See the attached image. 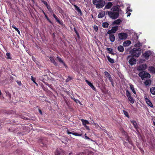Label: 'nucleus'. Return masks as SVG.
Returning <instances> with one entry per match:
<instances>
[{
    "mask_svg": "<svg viewBox=\"0 0 155 155\" xmlns=\"http://www.w3.org/2000/svg\"><path fill=\"white\" fill-rule=\"evenodd\" d=\"M106 50L107 51H109V52H113V49L112 48H106Z\"/></svg>",
    "mask_w": 155,
    "mask_h": 155,
    "instance_id": "43",
    "label": "nucleus"
},
{
    "mask_svg": "<svg viewBox=\"0 0 155 155\" xmlns=\"http://www.w3.org/2000/svg\"><path fill=\"white\" fill-rule=\"evenodd\" d=\"M113 12H118L119 13V8L117 6H113L111 9Z\"/></svg>",
    "mask_w": 155,
    "mask_h": 155,
    "instance_id": "21",
    "label": "nucleus"
},
{
    "mask_svg": "<svg viewBox=\"0 0 155 155\" xmlns=\"http://www.w3.org/2000/svg\"><path fill=\"white\" fill-rule=\"evenodd\" d=\"M32 59L36 63V64H37V63L36 61V59L35 58L33 57H32Z\"/></svg>",
    "mask_w": 155,
    "mask_h": 155,
    "instance_id": "53",
    "label": "nucleus"
},
{
    "mask_svg": "<svg viewBox=\"0 0 155 155\" xmlns=\"http://www.w3.org/2000/svg\"><path fill=\"white\" fill-rule=\"evenodd\" d=\"M94 30H95V31H97V30H98V28H97V27L96 26H95V27H94Z\"/></svg>",
    "mask_w": 155,
    "mask_h": 155,
    "instance_id": "56",
    "label": "nucleus"
},
{
    "mask_svg": "<svg viewBox=\"0 0 155 155\" xmlns=\"http://www.w3.org/2000/svg\"><path fill=\"white\" fill-rule=\"evenodd\" d=\"M72 4L75 7V9L77 11L78 13L80 15H82V12L81 11L80 8L78 7L76 5L74 4L73 3H72Z\"/></svg>",
    "mask_w": 155,
    "mask_h": 155,
    "instance_id": "12",
    "label": "nucleus"
},
{
    "mask_svg": "<svg viewBox=\"0 0 155 155\" xmlns=\"http://www.w3.org/2000/svg\"><path fill=\"white\" fill-rule=\"evenodd\" d=\"M48 11L51 14H52L53 13V12L52 9L51 8H49V9L48 10Z\"/></svg>",
    "mask_w": 155,
    "mask_h": 155,
    "instance_id": "47",
    "label": "nucleus"
},
{
    "mask_svg": "<svg viewBox=\"0 0 155 155\" xmlns=\"http://www.w3.org/2000/svg\"><path fill=\"white\" fill-rule=\"evenodd\" d=\"M151 52L150 51H146L143 54V56L144 58L148 59L149 58V57L151 55Z\"/></svg>",
    "mask_w": 155,
    "mask_h": 155,
    "instance_id": "11",
    "label": "nucleus"
},
{
    "mask_svg": "<svg viewBox=\"0 0 155 155\" xmlns=\"http://www.w3.org/2000/svg\"><path fill=\"white\" fill-rule=\"evenodd\" d=\"M122 21V20L120 19H117L114 21L113 23V25H119Z\"/></svg>",
    "mask_w": 155,
    "mask_h": 155,
    "instance_id": "24",
    "label": "nucleus"
},
{
    "mask_svg": "<svg viewBox=\"0 0 155 155\" xmlns=\"http://www.w3.org/2000/svg\"><path fill=\"white\" fill-rule=\"evenodd\" d=\"M105 75L109 81L111 82L112 85L113 87H114V82L113 80L111 77L110 74L107 71H105L104 72Z\"/></svg>",
    "mask_w": 155,
    "mask_h": 155,
    "instance_id": "5",
    "label": "nucleus"
},
{
    "mask_svg": "<svg viewBox=\"0 0 155 155\" xmlns=\"http://www.w3.org/2000/svg\"><path fill=\"white\" fill-rule=\"evenodd\" d=\"M118 30V26H115L112 27V29L108 31V34H113L115 33Z\"/></svg>",
    "mask_w": 155,
    "mask_h": 155,
    "instance_id": "9",
    "label": "nucleus"
},
{
    "mask_svg": "<svg viewBox=\"0 0 155 155\" xmlns=\"http://www.w3.org/2000/svg\"><path fill=\"white\" fill-rule=\"evenodd\" d=\"M127 12H131L132 11V10L130 9V8L129 7H127Z\"/></svg>",
    "mask_w": 155,
    "mask_h": 155,
    "instance_id": "51",
    "label": "nucleus"
},
{
    "mask_svg": "<svg viewBox=\"0 0 155 155\" xmlns=\"http://www.w3.org/2000/svg\"><path fill=\"white\" fill-rule=\"evenodd\" d=\"M130 90L132 91L133 93L136 94V91L135 90V88L134 87V86L132 84H130Z\"/></svg>",
    "mask_w": 155,
    "mask_h": 155,
    "instance_id": "23",
    "label": "nucleus"
},
{
    "mask_svg": "<svg viewBox=\"0 0 155 155\" xmlns=\"http://www.w3.org/2000/svg\"><path fill=\"white\" fill-rule=\"evenodd\" d=\"M144 84L146 86H147L149 84H150L151 83V81L150 80H147L145 81L144 82Z\"/></svg>",
    "mask_w": 155,
    "mask_h": 155,
    "instance_id": "28",
    "label": "nucleus"
},
{
    "mask_svg": "<svg viewBox=\"0 0 155 155\" xmlns=\"http://www.w3.org/2000/svg\"><path fill=\"white\" fill-rule=\"evenodd\" d=\"M117 50L120 52H123L124 51V48L122 45H119L117 47Z\"/></svg>",
    "mask_w": 155,
    "mask_h": 155,
    "instance_id": "27",
    "label": "nucleus"
},
{
    "mask_svg": "<svg viewBox=\"0 0 155 155\" xmlns=\"http://www.w3.org/2000/svg\"><path fill=\"white\" fill-rule=\"evenodd\" d=\"M152 71L153 70L154 73H155V68H150Z\"/></svg>",
    "mask_w": 155,
    "mask_h": 155,
    "instance_id": "63",
    "label": "nucleus"
},
{
    "mask_svg": "<svg viewBox=\"0 0 155 155\" xmlns=\"http://www.w3.org/2000/svg\"><path fill=\"white\" fill-rule=\"evenodd\" d=\"M47 21L50 23H51V24L52 25H53V22L49 19V18H46V19Z\"/></svg>",
    "mask_w": 155,
    "mask_h": 155,
    "instance_id": "46",
    "label": "nucleus"
},
{
    "mask_svg": "<svg viewBox=\"0 0 155 155\" xmlns=\"http://www.w3.org/2000/svg\"><path fill=\"white\" fill-rule=\"evenodd\" d=\"M130 58H131L129 61V62L130 65H133L136 63V60L133 57H132L130 55L127 57V59Z\"/></svg>",
    "mask_w": 155,
    "mask_h": 155,
    "instance_id": "8",
    "label": "nucleus"
},
{
    "mask_svg": "<svg viewBox=\"0 0 155 155\" xmlns=\"http://www.w3.org/2000/svg\"><path fill=\"white\" fill-rule=\"evenodd\" d=\"M126 95L129 101L131 104H133L134 102V100L131 97L130 93L128 90L126 91Z\"/></svg>",
    "mask_w": 155,
    "mask_h": 155,
    "instance_id": "7",
    "label": "nucleus"
},
{
    "mask_svg": "<svg viewBox=\"0 0 155 155\" xmlns=\"http://www.w3.org/2000/svg\"><path fill=\"white\" fill-rule=\"evenodd\" d=\"M31 80L37 86L38 85V84L35 82V78L32 76H31Z\"/></svg>",
    "mask_w": 155,
    "mask_h": 155,
    "instance_id": "42",
    "label": "nucleus"
},
{
    "mask_svg": "<svg viewBox=\"0 0 155 155\" xmlns=\"http://www.w3.org/2000/svg\"><path fill=\"white\" fill-rule=\"evenodd\" d=\"M71 98L76 103H77L78 102L80 103V101L78 100L75 99L74 97H71Z\"/></svg>",
    "mask_w": 155,
    "mask_h": 155,
    "instance_id": "39",
    "label": "nucleus"
},
{
    "mask_svg": "<svg viewBox=\"0 0 155 155\" xmlns=\"http://www.w3.org/2000/svg\"><path fill=\"white\" fill-rule=\"evenodd\" d=\"M81 121L82 122V124H90L89 121L86 120H85L83 119H81Z\"/></svg>",
    "mask_w": 155,
    "mask_h": 155,
    "instance_id": "29",
    "label": "nucleus"
},
{
    "mask_svg": "<svg viewBox=\"0 0 155 155\" xmlns=\"http://www.w3.org/2000/svg\"><path fill=\"white\" fill-rule=\"evenodd\" d=\"M142 45L141 43H140V42H139L137 43H136L135 45V47H139Z\"/></svg>",
    "mask_w": 155,
    "mask_h": 155,
    "instance_id": "41",
    "label": "nucleus"
},
{
    "mask_svg": "<svg viewBox=\"0 0 155 155\" xmlns=\"http://www.w3.org/2000/svg\"><path fill=\"white\" fill-rule=\"evenodd\" d=\"M137 70L139 71H141V70H145V69L146 68H137Z\"/></svg>",
    "mask_w": 155,
    "mask_h": 155,
    "instance_id": "52",
    "label": "nucleus"
},
{
    "mask_svg": "<svg viewBox=\"0 0 155 155\" xmlns=\"http://www.w3.org/2000/svg\"><path fill=\"white\" fill-rule=\"evenodd\" d=\"M49 58L51 62L54 65L57 66L58 65V63H57L55 61L54 57L50 56L49 57Z\"/></svg>",
    "mask_w": 155,
    "mask_h": 155,
    "instance_id": "16",
    "label": "nucleus"
},
{
    "mask_svg": "<svg viewBox=\"0 0 155 155\" xmlns=\"http://www.w3.org/2000/svg\"><path fill=\"white\" fill-rule=\"evenodd\" d=\"M59 13H62L63 12V10L60 8V10H59Z\"/></svg>",
    "mask_w": 155,
    "mask_h": 155,
    "instance_id": "49",
    "label": "nucleus"
},
{
    "mask_svg": "<svg viewBox=\"0 0 155 155\" xmlns=\"http://www.w3.org/2000/svg\"><path fill=\"white\" fill-rule=\"evenodd\" d=\"M84 137H85V139L88 140H90V139L89 137L86 134H85L84 135Z\"/></svg>",
    "mask_w": 155,
    "mask_h": 155,
    "instance_id": "44",
    "label": "nucleus"
},
{
    "mask_svg": "<svg viewBox=\"0 0 155 155\" xmlns=\"http://www.w3.org/2000/svg\"><path fill=\"white\" fill-rule=\"evenodd\" d=\"M85 128L87 130H90L89 127L87 126H86V127H85Z\"/></svg>",
    "mask_w": 155,
    "mask_h": 155,
    "instance_id": "61",
    "label": "nucleus"
},
{
    "mask_svg": "<svg viewBox=\"0 0 155 155\" xmlns=\"http://www.w3.org/2000/svg\"><path fill=\"white\" fill-rule=\"evenodd\" d=\"M151 93L153 95L155 94V87H151L150 89Z\"/></svg>",
    "mask_w": 155,
    "mask_h": 155,
    "instance_id": "32",
    "label": "nucleus"
},
{
    "mask_svg": "<svg viewBox=\"0 0 155 155\" xmlns=\"http://www.w3.org/2000/svg\"><path fill=\"white\" fill-rule=\"evenodd\" d=\"M147 65L146 64H144L142 65V67L139 66L138 68H147Z\"/></svg>",
    "mask_w": 155,
    "mask_h": 155,
    "instance_id": "40",
    "label": "nucleus"
},
{
    "mask_svg": "<svg viewBox=\"0 0 155 155\" xmlns=\"http://www.w3.org/2000/svg\"><path fill=\"white\" fill-rule=\"evenodd\" d=\"M76 35H77V36L78 37V38H80L78 32L77 33H76Z\"/></svg>",
    "mask_w": 155,
    "mask_h": 155,
    "instance_id": "59",
    "label": "nucleus"
},
{
    "mask_svg": "<svg viewBox=\"0 0 155 155\" xmlns=\"http://www.w3.org/2000/svg\"><path fill=\"white\" fill-rule=\"evenodd\" d=\"M109 36V39L110 41L112 42H114L115 39V37L113 34H108Z\"/></svg>",
    "mask_w": 155,
    "mask_h": 155,
    "instance_id": "19",
    "label": "nucleus"
},
{
    "mask_svg": "<svg viewBox=\"0 0 155 155\" xmlns=\"http://www.w3.org/2000/svg\"><path fill=\"white\" fill-rule=\"evenodd\" d=\"M44 15H45V18L46 19L48 18V17L47 16V15L45 13V12H44Z\"/></svg>",
    "mask_w": 155,
    "mask_h": 155,
    "instance_id": "54",
    "label": "nucleus"
},
{
    "mask_svg": "<svg viewBox=\"0 0 155 155\" xmlns=\"http://www.w3.org/2000/svg\"><path fill=\"white\" fill-rule=\"evenodd\" d=\"M46 5V7H47V8L48 9H48H49V8H51L50 6L49 5H48V4H47V5Z\"/></svg>",
    "mask_w": 155,
    "mask_h": 155,
    "instance_id": "50",
    "label": "nucleus"
},
{
    "mask_svg": "<svg viewBox=\"0 0 155 155\" xmlns=\"http://www.w3.org/2000/svg\"><path fill=\"white\" fill-rule=\"evenodd\" d=\"M131 44V41L129 40H127L124 41L123 43V45L124 46L126 47L129 46Z\"/></svg>",
    "mask_w": 155,
    "mask_h": 155,
    "instance_id": "20",
    "label": "nucleus"
},
{
    "mask_svg": "<svg viewBox=\"0 0 155 155\" xmlns=\"http://www.w3.org/2000/svg\"><path fill=\"white\" fill-rule=\"evenodd\" d=\"M112 5V3L111 2H109L107 4L105 5V8L106 9L110 8Z\"/></svg>",
    "mask_w": 155,
    "mask_h": 155,
    "instance_id": "26",
    "label": "nucleus"
},
{
    "mask_svg": "<svg viewBox=\"0 0 155 155\" xmlns=\"http://www.w3.org/2000/svg\"><path fill=\"white\" fill-rule=\"evenodd\" d=\"M55 155H65V151L61 149H57L55 152Z\"/></svg>",
    "mask_w": 155,
    "mask_h": 155,
    "instance_id": "10",
    "label": "nucleus"
},
{
    "mask_svg": "<svg viewBox=\"0 0 155 155\" xmlns=\"http://www.w3.org/2000/svg\"><path fill=\"white\" fill-rule=\"evenodd\" d=\"M128 143L127 142H124V144L125 147H127L128 148H130V147L128 146Z\"/></svg>",
    "mask_w": 155,
    "mask_h": 155,
    "instance_id": "38",
    "label": "nucleus"
},
{
    "mask_svg": "<svg viewBox=\"0 0 155 155\" xmlns=\"http://www.w3.org/2000/svg\"><path fill=\"white\" fill-rule=\"evenodd\" d=\"M109 26V24L107 22H104L103 23L102 26L103 28H107Z\"/></svg>",
    "mask_w": 155,
    "mask_h": 155,
    "instance_id": "30",
    "label": "nucleus"
},
{
    "mask_svg": "<svg viewBox=\"0 0 155 155\" xmlns=\"http://www.w3.org/2000/svg\"><path fill=\"white\" fill-rule=\"evenodd\" d=\"M106 14H107L110 18L114 19L117 18L119 15V13L118 12L107 11Z\"/></svg>",
    "mask_w": 155,
    "mask_h": 155,
    "instance_id": "3",
    "label": "nucleus"
},
{
    "mask_svg": "<svg viewBox=\"0 0 155 155\" xmlns=\"http://www.w3.org/2000/svg\"><path fill=\"white\" fill-rule=\"evenodd\" d=\"M126 140L128 142L129 144H130L132 145H133L132 141L129 137H127Z\"/></svg>",
    "mask_w": 155,
    "mask_h": 155,
    "instance_id": "34",
    "label": "nucleus"
},
{
    "mask_svg": "<svg viewBox=\"0 0 155 155\" xmlns=\"http://www.w3.org/2000/svg\"><path fill=\"white\" fill-rule=\"evenodd\" d=\"M87 155H94V153L92 152H89L88 153Z\"/></svg>",
    "mask_w": 155,
    "mask_h": 155,
    "instance_id": "48",
    "label": "nucleus"
},
{
    "mask_svg": "<svg viewBox=\"0 0 155 155\" xmlns=\"http://www.w3.org/2000/svg\"><path fill=\"white\" fill-rule=\"evenodd\" d=\"M39 145L41 146H42V145H41V144H42L43 145H44V144H43V143H42L41 141H40V140H39Z\"/></svg>",
    "mask_w": 155,
    "mask_h": 155,
    "instance_id": "58",
    "label": "nucleus"
},
{
    "mask_svg": "<svg viewBox=\"0 0 155 155\" xmlns=\"http://www.w3.org/2000/svg\"><path fill=\"white\" fill-rule=\"evenodd\" d=\"M73 78V77L72 76H68L67 78L66 79L65 81L66 82H68L69 81L72 80Z\"/></svg>",
    "mask_w": 155,
    "mask_h": 155,
    "instance_id": "33",
    "label": "nucleus"
},
{
    "mask_svg": "<svg viewBox=\"0 0 155 155\" xmlns=\"http://www.w3.org/2000/svg\"><path fill=\"white\" fill-rule=\"evenodd\" d=\"M109 54H111L113 55H114V53L113 52H108Z\"/></svg>",
    "mask_w": 155,
    "mask_h": 155,
    "instance_id": "62",
    "label": "nucleus"
},
{
    "mask_svg": "<svg viewBox=\"0 0 155 155\" xmlns=\"http://www.w3.org/2000/svg\"><path fill=\"white\" fill-rule=\"evenodd\" d=\"M53 17L55 19L56 21L60 24L61 25H63V22L62 21H61L54 14H53L52 15Z\"/></svg>",
    "mask_w": 155,
    "mask_h": 155,
    "instance_id": "14",
    "label": "nucleus"
},
{
    "mask_svg": "<svg viewBox=\"0 0 155 155\" xmlns=\"http://www.w3.org/2000/svg\"><path fill=\"white\" fill-rule=\"evenodd\" d=\"M127 33L124 32L120 33L118 35L119 39L120 40L126 39L127 38Z\"/></svg>",
    "mask_w": 155,
    "mask_h": 155,
    "instance_id": "6",
    "label": "nucleus"
},
{
    "mask_svg": "<svg viewBox=\"0 0 155 155\" xmlns=\"http://www.w3.org/2000/svg\"><path fill=\"white\" fill-rule=\"evenodd\" d=\"M85 81L87 83L88 85L90 86L91 88L94 90L95 91L96 88L93 85V84L91 83V82L89 81L88 80H85Z\"/></svg>",
    "mask_w": 155,
    "mask_h": 155,
    "instance_id": "15",
    "label": "nucleus"
},
{
    "mask_svg": "<svg viewBox=\"0 0 155 155\" xmlns=\"http://www.w3.org/2000/svg\"><path fill=\"white\" fill-rule=\"evenodd\" d=\"M105 15V11H103L101 13H100L98 15V17L99 18H101L104 17Z\"/></svg>",
    "mask_w": 155,
    "mask_h": 155,
    "instance_id": "22",
    "label": "nucleus"
},
{
    "mask_svg": "<svg viewBox=\"0 0 155 155\" xmlns=\"http://www.w3.org/2000/svg\"><path fill=\"white\" fill-rule=\"evenodd\" d=\"M146 102L148 105L151 107H153V105L151 102L148 98L146 99Z\"/></svg>",
    "mask_w": 155,
    "mask_h": 155,
    "instance_id": "25",
    "label": "nucleus"
},
{
    "mask_svg": "<svg viewBox=\"0 0 155 155\" xmlns=\"http://www.w3.org/2000/svg\"><path fill=\"white\" fill-rule=\"evenodd\" d=\"M93 3L97 8H102L105 4V1L103 0H93Z\"/></svg>",
    "mask_w": 155,
    "mask_h": 155,
    "instance_id": "1",
    "label": "nucleus"
},
{
    "mask_svg": "<svg viewBox=\"0 0 155 155\" xmlns=\"http://www.w3.org/2000/svg\"><path fill=\"white\" fill-rule=\"evenodd\" d=\"M148 68H155V64L153 66H149Z\"/></svg>",
    "mask_w": 155,
    "mask_h": 155,
    "instance_id": "60",
    "label": "nucleus"
},
{
    "mask_svg": "<svg viewBox=\"0 0 155 155\" xmlns=\"http://www.w3.org/2000/svg\"><path fill=\"white\" fill-rule=\"evenodd\" d=\"M17 82L19 85H21V83L20 81H17Z\"/></svg>",
    "mask_w": 155,
    "mask_h": 155,
    "instance_id": "57",
    "label": "nucleus"
},
{
    "mask_svg": "<svg viewBox=\"0 0 155 155\" xmlns=\"http://www.w3.org/2000/svg\"><path fill=\"white\" fill-rule=\"evenodd\" d=\"M131 122L132 123L134 127L136 129L137 131H138V127L136 122L134 120H131Z\"/></svg>",
    "mask_w": 155,
    "mask_h": 155,
    "instance_id": "18",
    "label": "nucleus"
},
{
    "mask_svg": "<svg viewBox=\"0 0 155 155\" xmlns=\"http://www.w3.org/2000/svg\"><path fill=\"white\" fill-rule=\"evenodd\" d=\"M108 61L111 63H113L114 62V60L111 58L109 56H107Z\"/></svg>",
    "mask_w": 155,
    "mask_h": 155,
    "instance_id": "31",
    "label": "nucleus"
},
{
    "mask_svg": "<svg viewBox=\"0 0 155 155\" xmlns=\"http://www.w3.org/2000/svg\"><path fill=\"white\" fill-rule=\"evenodd\" d=\"M56 59H57V60L61 64H62L63 65H64V66H65V67H66V65L65 63L64 62V61L58 56L56 57Z\"/></svg>",
    "mask_w": 155,
    "mask_h": 155,
    "instance_id": "13",
    "label": "nucleus"
},
{
    "mask_svg": "<svg viewBox=\"0 0 155 155\" xmlns=\"http://www.w3.org/2000/svg\"><path fill=\"white\" fill-rule=\"evenodd\" d=\"M12 27L14 28L16 31L19 34H20V31L19 30L16 28L15 26L14 25H13L12 26Z\"/></svg>",
    "mask_w": 155,
    "mask_h": 155,
    "instance_id": "37",
    "label": "nucleus"
},
{
    "mask_svg": "<svg viewBox=\"0 0 155 155\" xmlns=\"http://www.w3.org/2000/svg\"><path fill=\"white\" fill-rule=\"evenodd\" d=\"M67 133L68 134H72L74 135L78 136H81L82 135V134H79L76 132L72 133L71 132H70L69 130H67Z\"/></svg>",
    "mask_w": 155,
    "mask_h": 155,
    "instance_id": "17",
    "label": "nucleus"
},
{
    "mask_svg": "<svg viewBox=\"0 0 155 155\" xmlns=\"http://www.w3.org/2000/svg\"><path fill=\"white\" fill-rule=\"evenodd\" d=\"M6 55L7 56V58L8 59H11L12 58L11 56V55L10 53H6Z\"/></svg>",
    "mask_w": 155,
    "mask_h": 155,
    "instance_id": "36",
    "label": "nucleus"
},
{
    "mask_svg": "<svg viewBox=\"0 0 155 155\" xmlns=\"http://www.w3.org/2000/svg\"><path fill=\"white\" fill-rule=\"evenodd\" d=\"M123 112L125 116L126 117L129 118L130 117L129 116V114L125 110H123Z\"/></svg>",
    "mask_w": 155,
    "mask_h": 155,
    "instance_id": "35",
    "label": "nucleus"
},
{
    "mask_svg": "<svg viewBox=\"0 0 155 155\" xmlns=\"http://www.w3.org/2000/svg\"><path fill=\"white\" fill-rule=\"evenodd\" d=\"M130 15H131L130 13H128V14L127 15V17L130 16Z\"/></svg>",
    "mask_w": 155,
    "mask_h": 155,
    "instance_id": "64",
    "label": "nucleus"
},
{
    "mask_svg": "<svg viewBox=\"0 0 155 155\" xmlns=\"http://www.w3.org/2000/svg\"><path fill=\"white\" fill-rule=\"evenodd\" d=\"M130 52L133 56L138 57L140 55L141 51L140 48H134L131 50Z\"/></svg>",
    "mask_w": 155,
    "mask_h": 155,
    "instance_id": "2",
    "label": "nucleus"
},
{
    "mask_svg": "<svg viewBox=\"0 0 155 155\" xmlns=\"http://www.w3.org/2000/svg\"><path fill=\"white\" fill-rule=\"evenodd\" d=\"M74 31L76 34L78 32L75 28H74Z\"/></svg>",
    "mask_w": 155,
    "mask_h": 155,
    "instance_id": "55",
    "label": "nucleus"
},
{
    "mask_svg": "<svg viewBox=\"0 0 155 155\" xmlns=\"http://www.w3.org/2000/svg\"><path fill=\"white\" fill-rule=\"evenodd\" d=\"M42 2H43L45 5H47V3L46 1H44V0H41Z\"/></svg>",
    "mask_w": 155,
    "mask_h": 155,
    "instance_id": "45",
    "label": "nucleus"
},
{
    "mask_svg": "<svg viewBox=\"0 0 155 155\" xmlns=\"http://www.w3.org/2000/svg\"><path fill=\"white\" fill-rule=\"evenodd\" d=\"M139 75L141 78L142 80H144L146 78H150V74L149 73L144 71L140 72L139 74Z\"/></svg>",
    "mask_w": 155,
    "mask_h": 155,
    "instance_id": "4",
    "label": "nucleus"
}]
</instances>
